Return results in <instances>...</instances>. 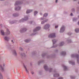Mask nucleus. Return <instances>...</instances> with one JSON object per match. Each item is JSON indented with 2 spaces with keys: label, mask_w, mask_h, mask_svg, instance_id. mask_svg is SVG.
Instances as JSON below:
<instances>
[{
  "label": "nucleus",
  "mask_w": 79,
  "mask_h": 79,
  "mask_svg": "<svg viewBox=\"0 0 79 79\" xmlns=\"http://www.w3.org/2000/svg\"><path fill=\"white\" fill-rule=\"evenodd\" d=\"M55 37V33H52L49 35V37Z\"/></svg>",
  "instance_id": "1"
},
{
  "label": "nucleus",
  "mask_w": 79,
  "mask_h": 79,
  "mask_svg": "<svg viewBox=\"0 0 79 79\" xmlns=\"http://www.w3.org/2000/svg\"><path fill=\"white\" fill-rule=\"evenodd\" d=\"M64 26L62 27L60 29V32H64Z\"/></svg>",
  "instance_id": "2"
},
{
  "label": "nucleus",
  "mask_w": 79,
  "mask_h": 79,
  "mask_svg": "<svg viewBox=\"0 0 79 79\" xmlns=\"http://www.w3.org/2000/svg\"><path fill=\"white\" fill-rule=\"evenodd\" d=\"M50 27V25L48 24H47L45 26H44V29H46Z\"/></svg>",
  "instance_id": "3"
},
{
  "label": "nucleus",
  "mask_w": 79,
  "mask_h": 79,
  "mask_svg": "<svg viewBox=\"0 0 79 79\" xmlns=\"http://www.w3.org/2000/svg\"><path fill=\"white\" fill-rule=\"evenodd\" d=\"M32 11V10H28L26 12V13H31Z\"/></svg>",
  "instance_id": "4"
},
{
  "label": "nucleus",
  "mask_w": 79,
  "mask_h": 79,
  "mask_svg": "<svg viewBox=\"0 0 79 79\" xmlns=\"http://www.w3.org/2000/svg\"><path fill=\"white\" fill-rule=\"evenodd\" d=\"M40 27H38L36 28L35 30L34 31H38V30H40Z\"/></svg>",
  "instance_id": "5"
},
{
  "label": "nucleus",
  "mask_w": 79,
  "mask_h": 79,
  "mask_svg": "<svg viewBox=\"0 0 79 79\" xmlns=\"http://www.w3.org/2000/svg\"><path fill=\"white\" fill-rule=\"evenodd\" d=\"M1 33L2 34V35H5V33H4V31H3L1 30Z\"/></svg>",
  "instance_id": "6"
},
{
  "label": "nucleus",
  "mask_w": 79,
  "mask_h": 79,
  "mask_svg": "<svg viewBox=\"0 0 79 79\" xmlns=\"http://www.w3.org/2000/svg\"><path fill=\"white\" fill-rule=\"evenodd\" d=\"M62 55H66V52H62Z\"/></svg>",
  "instance_id": "7"
},
{
  "label": "nucleus",
  "mask_w": 79,
  "mask_h": 79,
  "mask_svg": "<svg viewBox=\"0 0 79 79\" xmlns=\"http://www.w3.org/2000/svg\"><path fill=\"white\" fill-rule=\"evenodd\" d=\"M4 39H5L6 40H8V38L6 37H5L4 38Z\"/></svg>",
  "instance_id": "8"
},
{
  "label": "nucleus",
  "mask_w": 79,
  "mask_h": 79,
  "mask_svg": "<svg viewBox=\"0 0 79 79\" xmlns=\"http://www.w3.org/2000/svg\"><path fill=\"white\" fill-rule=\"evenodd\" d=\"M76 32H78L79 31V29H76L75 30Z\"/></svg>",
  "instance_id": "9"
},
{
  "label": "nucleus",
  "mask_w": 79,
  "mask_h": 79,
  "mask_svg": "<svg viewBox=\"0 0 79 79\" xmlns=\"http://www.w3.org/2000/svg\"><path fill=\"white\" fill-rule=\"evenodd\" d=\"M63 44H64V43L63 42H61L60 44V46H62Z\"/></svg>",
  "instance_id": "10"
},
{
  "label": "nucleus",
  "mask_w": 79,
  "mask_h": 79,
  "mask_svg": "<svg viewBox=\"0 0 79 79\" xmlns=\"http://www.w3.org/2000/svg\"><path fill=\"white\" fill-rule=\"evenodd\" d=\"M24 67L26 69V72H27V73H28V71H27V69L26 68V66H24Z\"/></svg>",
  "instance_id": "11"
},
{
  "label": "nucleus",
  "mask_w": 79,
  "mask_h": 79,
  "mask_svg": "<svg viewBox=\"0 0 79 79\" xmlns=\"http://www.w3.org/2000/svg\"><path fill=\"white\" fill-rule=\"evenodd\" d=\"M69 63H72V65H73V64H74V62H71V61L69 62Z\"/></svg>",
  "instance_id": "12"
},
{
  "label": "nucleus",
  "mask_w": 79,
  "mask_h": 79,
  "mask_svg": "<svg viewBox=\"0 0 79 79\" xmlns=\"http://www.w3.org/2000/svg\"><path fill=\"white\" fill-rule=\"evenodd\" d=\"M52 41L53 42V44H54L55 43V42H56V40H52Z\"/></svg>",
  "instance_id": "13"
},
{
  "label": "nucleus",
  "mask_w": 79,
  "mask_h": 79,
  "mask_svg": "<svg viewBox=\"0 0 79 79\" xmlns=\"http://www.w3.org/2000/svg\"><path fill=\"white\" fill-rule=\"evenodd\" d=\"M0 68H1V70H2V71H3V70H4V69H3V67H2L1 66H0Z\"/></svg>",
  "instance_id": "14"
},
{
  "label": "nucleus",
  "mask_w": 79,
  "mask_h": 79,
  "mask_svg": "<svg viewBox=\"0 0 79 79\" xmlns=\"http://www.w3.org/2000/svg\"><path fill=\"white\" fill-rule=\"evenodd\" d=\"M44 68L45 69H46L47 68V65H44Z\"/></svg>",
  "instance_id": "15"
},
{
  "label": "nucleus",
  "mask_w": 79,
  "mask_h": 79,
  "mask_svg": "<svg viewBox=\"0 0 79 79\" xmlns=\"http://www.w3.org/2000/svg\"><path fill=\"white\" fill-rule=\"evenodd\" d=\"M25 42H29V41L28 40H25Z\"/></svg>",
  "instance_id": "16"
},
{
  "label": "nucleus",
  "mask_w": 79,
  "mask_h": 79,
  "mask_svg": "<svg viewBox=\"0 0 79 79\" xmlns=\"http://www.w3.org/2000/svg\"><path fill=\"white\" fill-rule=\"evenodd\" d=\"M47 15H48L47 14H45L44 15V16L46 17V16H47Z\"/></svg>",
  "instance_id": "17"
},
{
  "label": "nucleus",
  "mask_w": 79,
  "mask_h": 79,
  "mask_svg": "<svg viewBox=\"0 0 79 79\" xmlns=\"http://www.w3.org/2000/svg\"><path fill=\"white\" fill-rule=\"evenodd\" d=\"M37 13V11H35L34 12V15H35Z\"/></svg>",
  "instance_id": "18"
},
{
  "label": "nucleus",
  "mask_w": 79,
  "mask_h": 79,
  "mask_svg": "<svg viewBox=\"0 0 79 79\" xmlns=\"http://www.w3.org/2000/svg\"><path fill=\"white\" fill-rule=\"evenodd\" d=\"M64 69H65V70H66V69H67V67L66 66H64Z\"/></svg>",
  "instance_id": "19"
},
{
  "label": "nucleus",
  "mask_w": 79,
  "mask_h": 79,
  "mask_svg": "<svg viewBox=\"0 0 79 79\" xmlns=\"http://www.w3.org/2000/svg\"><path fill=\"white\" fill-rule=\"evenodd\" d=\"M7 32L8 33V34H10V31H9V30H7Z\"/></svg>",
  "instance_id": "20"
},
{
  "label": "nucleus",
  "mask_w": 79,
  "mask_h": 79,
  "mask_svg": "<svg viewBox=\"0 0 79 79\" xmlns=\"http://www.w3.org/2000/svg\"><path fill=\"white\" fill-rule=\"evenodd\" d=\"M18 4H19V2H17L15 3V5H18Z\"/></svg>",
  "instance_id": "21"
},
{
  "label": "nucleus",
  "mask_w": 79,
  "mask_h": 79,
  "mask_svg": "<svg viewBox=\"0 0 79 79\" xmlns=\"http://www.w3.org/2000/svg\"><path fill=\"white\" fill-rule=\"evenodd\" d=\"M14 55H16V52H15V51H14Z\"/></svg>",
  "instance_id": "22"
},
{
  "label": "nucleus",
  "mask_w": 79,
  "mask_h": 79,
  "mask_svg": "<svg viewBox=\"0 0 79 79\" xmlns=\"http://www.w3.org/2000/svg\"><path fill=\"white\" fill-rule=\"evenodd\" d=\"M2 79V76L0 75V79Z\"/></svg>",
  "instance_id": "23"
},
{
  "label": "nucleus",
  "mask_w": 79,
  "mask_h": 79,
  "mask_svg": "<svg viewBox=\"0 0 79 79\" xmlns=\"http://www.w3.org/2000/svg\"><path fill=\"white\" fill-rule=\"evenodd\" d=\"M59 79H63V77H60L59 78Z\"/></svg>",
  "instance_id": "24"
},
{
  "label": "nucleus",
  "mask_w": 79,
  "mask_h": 79,
  "mask_svg": "<svg viewBox=\"0 0 79 79\" xmlns=\"http://www.w3.org/2000/svg\"><path fill=\"white\" fill-rule=\"evenodd\" d=\"M58 27V26H55V28H57V27Z\"/></svg>",
  "instance_id": "25"
},
{
  "label": "nucleus",
  "mask_w": 79,
  "mask_h": 79,
  "mask_svg": "<svg viewBox=\"0 0 79 79\" xmlns=\"http://www.w3.org/2000/svg\"><path fill=\"white\" fill-rule=\"evenodd\" d=\"M72 57H73V56H74V55H72Z\"/></svg>",
  "instance_id": "26"
},
{
  "label": "nucleus",
  "mask_w": 79,
  "mask_h": 79,
  "mask_svg": "<svg viewBox=\"0 0 79 79\" xmlns=\"http://www.w3.org/2000/svg\"><path fill=\"white\" fill-rule=\"evenodd\" d=\"M57 2H58V0H56V3H57Z\"/></svg>",
  "instance_id": "27"
},
{
  "label": "nucleus",
  "mask_w": 79,
  "mask_h": 79,
  "mask_svg": "<svg viewBox=\"0 0 79 79\" xmlns=\"http://www.w3.org/2000/svg\"><path fill=\"white\" fill-rule=\"evenodd\" d=\"M71 16H73V14L71 13L70 14Z\"/></svg>",
  "instance_id": "28"
},
{
  "label": "nucleus",
  "mask_w": 79,
  "mask_h": 79,
  "mask_svg": "<svg viewBox=\"0 0 79 79\" xmlns=\"http://www.w3.org/2000/svg\"><path fill=\"white\" fill-rule=\"evenodd\" d=\"M56 76H59V75L58 74H56Z\"/></svg>",
  "instance_id": "29"
},
{
  "label": "nucleus",
  "mask_w": 79,
  "mask_h": 79,
  "mask_svg": "<svg viewBox=\"0 0 79 79\" xmlns=\"http://www.w3.org/2000/svg\"><path fill=\"white\" fill-rule=\"evenodd\" d=\"M15 10H17V9H16V8H15Z\"/></svg>",
  "instance_id": "30"
},
{
  "label": "nucleus",
  "mask_w": 79,
  "mask_h": 79,
  "mask_svg": "<svg viewBox=\"0 0 79 79\" xmlns=\"http://www.w3.org/2000/svg\"><path fill=\"white\" fill-rule=\"evenodd\" d=\"M54 77H56V76H55V75H54Z\"/></svg>",
  "instance_id": "31"
},
{
  "label": "nucleus",
  "mask_w": 79,
  "mask_h": 79,
  "mask_svg": "<svg viewBox=\"0 0 79 79\" xmlns=\"http://www.w3.org/2000/svg\"><path fill=\"white\" fill-rule=\"evenodd\" d=\"M41 23H42V24H43L42 22H41Z\"/></svg>",
  "instance_id": "32"
},
{
  "label": "nucleus",
  "mask_w": 79,
  "mask_h": 79,
  "mask_svg": "<svg viewBox=\"0 0 79 79\" xmlns=\"http://www.w3.org/2000/svg\"><path fill=\"white\" fill-rule=\"evenodd\" d=\"M11 42H13V40H12Z\"/></svg>",
  "instance_id": "33"
},
{
  "label": "nucleus",
  "mask_w": 79,
  "mask_h": 79,
  "mask_svg": "<svg viewBox=\"0 0 79 79\" xmlns=\"http://www.w3.org/2000/svg\"><path fill=\"white\" fill-rule=\"evenodd\" d=\"M78 3L79 4V2Z\"/></svg>",
  "instance_id": "34"
},
{
  "label": "nucleus",
  "mask_w": 79,
  "mask_h": 79,
  "mask_svg": "<svg viewBox=\"0 0 79 79\" xmlns=\"http://www.w3.org/2000/svg\"><path fill=\"white\" fill-rule=\"evenodd\" d=\"M32 74H33V73H32Z\"/></svg>",
  "instance_id": "35"
}]
</instances>
